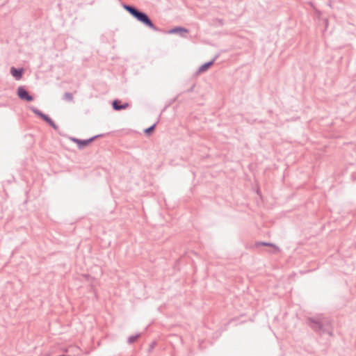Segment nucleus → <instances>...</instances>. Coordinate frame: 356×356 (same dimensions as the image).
Wrapping results in <instances>:
<instances>
[{"label":"nucleus","instance_id":"obj_12","mask_svg":"<svg viewBox=\"0 0 356 356\" xmlns=\"http://www.w3.org/2000/svg\"><path fill=\"white\" fill-rule=\"evenodd\" d=\"M30 109L34 114L38 115L40 118L43 115V113L35 107L32 106Z\"/></svg>","mask_w":356,"mask_h":356},{"label":"nucleus","instance_id":"obj_22","mask_svg":"<svg viewBox=\"0 0 356 356\" xmlns=\"http://www.w3.org/2000/svg\"><path fill=\"white\" fill-rule=\"evenodd\" d=\"M154 346H155V342H152V343L149 345V350L150 351L151 350H152V349L154 348Z\"/></svg>","mask_w":356,"mask_h":356},{"label":"nucleus","instance_id":"obj_21","mask_svg":"<svg viewBox=\"0 0 356 356\" xmlns=\"http://www.w3.org/2000/svg\"><path fill=\"white\" fill-rule=\"evenodd\" d=\"M195 86V85L193 84L191 88L187 89L186 92H191L193 90Z\"/></svg>","mask_w":356,"mask_h":356},{"label":"nucleus","instance_id":"obj_11","mask_svg":"<svg viewBox=\"0 0 356 356\" xmlns=\"http://www.w3.org/2000/svg\"><path fill=\"white\" fill-rule=\"evenodd\" d=\"M63 99L67 102H72L74 99L73 95L71 92H65Z\"/></svg>","mask_w":356,"mask_h":356},{"label":"nucleus","instance_id":"obj_2","mask_svg":"<svg viewBox=\"0 0 356 356\" xmlns=\"http://www.w3.org/2000/svg\"><path fill=\"white\" fill-rule=\"evenodd\" d=\"M123 8L127 11L134 18L142 23L145 26L154 31H159L160 29L156 26L148 15L134 6L122 3Z\"/></svg>","mask_w":356,"mask_h":356},{"label":"nucleus","instance_id":"obj_18","mask_svg":"<svg viewBox=\"0 0 356 356\" xmlns=\"http://www.w3.org/2000/svg\"><path fill=\"white\" fill-rule=\"evenodd\" d=\"M49 125L50 127H51L54 130H58V125L54 122L53 120H52L51 122H49Z\"/></svg>","mask_w":356,"mask_h":356},{"label":"nucleus","instance_id":"obj_5","mask_svg":"<svg viewBox=\"0 0 356 356\" xmlns=\"http://www.w3.org/2000/svg\"><path fill=\"white\" fill-rule=\"evenodd\" d=\"M102 136H103V134H98L86 140L79 139L77 146L79 149H82L93 142L95 139Z\"/></svg>","mask_w":356,"mask_h":356},{"label":"nucleus","instance_id":"obj_1","mask_svg":"<svg viewBox=\"0 0 356 356\" xmlns=\"http://www.w3.org/2000/svg\"><path fill=\"white\" fill-rule=\"evenodd\" d=\"M307 324L319 334H328L332 335V321L330 318L318 314L307 318Z\"/></svg>","mask_w":356,"mask_h":356},{"label":"nucleus","instance_id":"obj_8","mask_svg":"<svg viewBox=\"0 0 356 356\" xmlns=\"http://www.w3.org/2000/svg\"><path fill=\"white\" fill-rule=\"evenodd\" d=\"M188 33V30L187 29L181 27V26H175L168 31V33H170V34L179 33L182 36H183V33Z\"/></svg>","mask_w":356,"mask_h":356},{"label":"nucleus","instance_id":"obj_10","mask_svg":"<svg viewBox=\"0 0 356 356\" xmlns=\"http://www.w3.org/2000/svg\"><path fill=\"white\" fill-rule=\"evenodd\" d=\"M140 337V334H136L135 335L130 336L127 339V343L131 344L134 343Z\"/></svg>","mask_w":356,"mask_h":356},{"label":"nucleus","instance_id":"obj_15","mask_svg":"<svg viewBox=\"0 0 356 356\" xmlns=\"http://www.w3.org/2000/svg\"><path fill=\"white\" fill-rule=\"evenodd\" d=\"M42 120H44L45 122H47L48 124L50 122L52 121V119L47 115L43 113V115L40 118Z\"/></svg>","mask_w":356,"mask_h":356},{"label":"nucleus","instance_id":"obj_17","mask_svg":"<svg viewBox=\"0 0 356 356\" xmlns=\"http://www.w3.org/2000/svg\"><path fill=\"white\" fill-rule=\"evenodd\" d=\"M49 125L50 127H51L54 130H58V125L54 122L53 120H52L51 122H49Z\"/></svg>","mask_w":356,"mask_h":356},{"label":"nucleus","instance_id":"obj_4","mask_svg":"<svg viewBox=\"0 0 356 356\" xmlns=\"http://www.w3.org/2000/svg\"><path fill=\"white\" fill-rule=\"evenodd\" d=\"M129 106V104L128 102H125L122 104L121 100L116 99H114L112 102V107L114 111H121L127 108Z\"/></svg>","mask_w":356,"mask_h":356},{"label":"nucleus","instance_id":"obj_23","mask_svg":"<svg viewBox=\"0 0 356 356\" xmlns=\"http://www.w3.org/2000/svg\"><path fill=\"white\" fill-rule=\"evenodd\" d=\"M71 140H72L73 142L76 143L78 145V143H79V138H71Z\"/></svg>","mask_w":356,"mask_h":356},{"label":"nucleus","instance_id":"obj_7","mask_svg":"<svg viewBox=\"0 0 356 356\" xmlns=\"http://www.w3.org/2000/svg\"><path fill=\"white\" fill-rule=\"evenodd\" d=\"M24 72L23 68H16L15 67H11L10 68V74L16 80H19L22 79Z\"/></svg>","mask_w":356,"mask_h":356},{"label":"nucleus","instance_id":"obj_6","mask_svg":"<svg viewBox=\"0 0 356 356\" xmlns=\"http://www.w3.org/2000/svg\"><path fill=\"white\" fill-rule=\"evenodd\" d=\"M217 56H216L212 60H211L210 61H208V62H206L204 63V64H202L199 68L198 70H197L196 72V74H201L202 72H206L207 70H208L211 67V65L214 63L215 60H216L217 58Z\"/></svg>","mask_w":356,"mask_h":356},{"label":"nucleus","instance_id":"obj_3","mask_svg":"<svg viewBox=\"0 0 356 356\" xmlns=\"http://www.w3.org/2000/svg\"><path fill=\"white\" fill-rule=\"evenodd\" d=\"M17 94L18 95V97L24 101L30 102L33 100V97L29 94V92L23 87L19 86L17 88Z\"/></svg>","mask_w":356,"mask_h":356},{"label":"nucleus","instance_id":"obj_16","mask_svg":"<svg viewBox=\"0 0 356 356\" xmlns=\"http://www.w3.org/2000/svg\"><path fill=\"white\" fill-rule=\"evenodd\" d=\"M42 120H44L45 122H47L48 124L50 122L52 121V119L47 115L43 113V115L40 118Z\"/></svg>","mask_w":356,"mask_h":356},{"label":"nucleus","instance_id":"obj_19","mask_svg":"<svg viewBox=\"0 0 356 356\" xmlns=\"http://www.w3.org/2000/svg\"><path fill=\"white\" fill-rule=\"evenodd\" d=\"M49 125L50 127H51L54 130H58V125L54 122L53 120H52L51 122H49Z\"/></svg>","mask_w":356,"mask_h":356},{"label":"nucleus","instance_id":"obj_9","mask_svg":"<svg viewBox=\"0 0 356 356\" xmlns=\"http://www.w3.org/2000/svg\"><path fill=\"white\" fill-rule=\"evenodd\" d=\"M155 128H156V124H154L151 125L150 127L146 128L144 130L145 134L147 136L151 135L153 133V131H154Z\"/></svg>","mask_w":356,"mask_h":356},{"label":"nucleus","instance_id":"obj_13","mask_svg":"<svg viewBox=\"0 0 356 356\" xmlns=\"http://www.w3.org/2000/svg\"><path fill=\"white\" fill-rule=\"evenodd\" d=\"M30 109L34 114L38 115L40 118L43 115V113L35 107L32 106Z\"/></svg>","mask_w":356,"mask_h":356},{"label":"nucleus","instance_id":"obj_20","mask_svg":"<svg viewBox=\"0 0 356 356\" xmlns=\"http://www.w3.org/2000/svg\"><path fill=\"white\" fill-rule=\"evenodd\" d=\"M214 21L216 22L218 25H219V26L223 25V21L221 19H216Z\"/></svg>","mask_w":356,"mask_h":356},{"label":"nucleus","instance_id":"obj_14","mask_svg":"<svg viewBox=\"0 0 356 356\" xmlns=\"http://www.w3.org/2000/svg\"><path fill=\"white\" fill-rule=\"evenodd\" d=\"M257 245H263V246H270V247H273L275 248V249L278 250V248L276 247V245L272 243H268V242H259L257 243Z\"/></svg>","mask_w":356,"mask_h":356}]
</instances>
